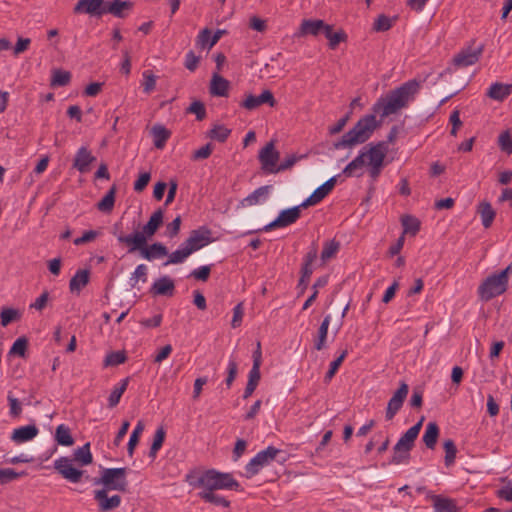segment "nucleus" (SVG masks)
<instances>
[{"label": "nucleus", "instance_id": "obj_1", "mask_svg": "<svg viewBox=\"0 0 512 512\" xmlns=\"http://www.w3.org/2000/svg\"><path fill=\"white\" fill-rule=\"evenodd\" d=\"M420 83L413 79L381 96L372 106V113L361 117L341 139L333 144L335 149H351L365 143L382 124V119L406 108L419 92Z\"/></svg>", "mask_w": 512, "mask_h": 512}, {"label": "nucleus", "instance_id": "obj_2", "mask_svg": "<svg viewBox=\"0 0 512 512\" xmlns=\"http://www.w3.org/2000/svg\"><path fill=\"white\" fill-rule=\"evenodd\" d=\"M194 487L201 488L200 492H214L215 490H238L239 483L232 474L209 469L203 472L194 481H190Z\"/></svg>", "mask_w": 512, "mask_h": 512}, {"label": "nucleus", "instance_id": "obj_3", "mask_svg": "<svg viewBox=\"0 0 512 512\" xmlns=\"http://www.w3.org/2000/svg\"><path fill=\"white\" fill-rule=\"evenodd\" d=\"M512 272V263L505 269L486 277L477 289L479 298L488 302L491 299L506 292L509 281V274Z\"/></svg>", "mask_w": 512, "mask_h": 512}, {"label": "nucleus", "instance_id": "obj_4", "mask_svg": "<svg viewBox=\"0 0 512 512\" xmlns=\"http://www.w3.org/2000/svg\"><path fill=\"white\" fill-rule=\"evenodd\" d=\"M284 452L274 446H268L266 449L259 451L245 466V473L247 478H252L257 475L264 467L270 465L273 461L283 463L286 461L285 457L279 459L280 455Z\"/></svg>", "mask_w": 512, "mask_h": 512}, {"label": "nucleus", "instance_id": "obj_5", "mask_svg": "<svg viewBox=\"0 0 512 512\" xmlns=\"http://www.w3.org/2000/svg\"><path fill=\"white\" fill-rule=\"evenodd\" d=\"M423 423L421 418L415 425L410 427L397 441L393 450L392 463L401 464L409 459V452L414 446V442L419 435Z\"/></svg>", "mask_w": 512, "mask_h": 512}, {"label": "nucleus", "instance_id": "obj_6", "mask_svg": "<svg viewBox=\"0 0 512 512\" xmlns=\"http://www.w3.org/2000/svg\"><path fill=\"white\" fill-rule=\"evenodd\" d=\"M94 485H103L106 491L124 492L127 489L126 468H104L101 477L94 478Z\"/></svg>", "mask_w": 512, "mask_h": 512}, {"label": "nucleus", "instance_id": "obj_7", "mask_svg": "<svg viewBox=\"0 0 512 512\" xmlns=\"http://www.w3.org/2000/svg\"><path fill=\"white\" fill-rule=\"evenodd\" d=\"M306 207L307 206H301L300 204L292 208L282 210L275 220L265 225L261 230L268 232L275 228H284L292 225L300 218L301 209Z\"/></svg>", "mask_w": 512, "mask_h": 512}, {"label": "nucleus", "instance_id": "obj_8", "mask_svg": "<svg viewBox=\"0 0 512 512\" xmlns=\"http://www.w3.org/2000/svg\"><path fill=\"white\" fill-rule=\"evenodd\" d=\"M113 234L116 236L119 243L125 244L128 247L129 253H133L136 250H139L141 253L143 246L147 245L145 234L137 231L135 233L125 235L119 231V224L117 223L113 226Z\"/></svg>", "mask_w": 512, "mask_h": 512}, {"label": "nucleus", "instance_id": "obj_9", "mask_svg": "<svg viewBox=\"0 0 512 512\" xmlns=\"http://www.w3.org/2000/svg\"><path fill=\"white\" fill-rule=\"evenodd\" d=\"M55 470L71 483H78L81 480L83 471L73 466V460L69 457H59L54 461Z\"/></svg>", "mask_w": 512, "mask_h": 512}, {"label": "nucleus", "instance_id": "obj_10", "mask_svg": "<svg viewBox=\"0 0 512 512\" xmlns=\"http://www.w3.org/2000/svg\"><path fill=\"white\" fill-rule=\"evenodd\" d=\"M211 241V231L207 227H200L192 230L189 237L183 243L193 254L207 246Z\"/></svg>", "mask_w": 512, "mask_h": 512}, {"label": "nucleus", "instance_id": "obj_11", "mask_svg": "<svg viewBox=\"0 0 512 512\" xmlns=\"http://www.w3.org/2000/svg\"><path fill=\"white\" fill-rule=\"evenodd\" d=\"M389 147L387 142H378L364 146L354 160H384Z\"/></svg>", "mask_w": 512, "mask_h": 512}, {"label": "nucleus", "instance_id": "obj_12", "mask_svg": "<svg viewBox=\"0 0 512 512\" xmlns=\"http://www.w3.org/2000/svg\"><path fill=\"white\" fill-rule=\"evenodd\" d=\"M337 177L338 175L331 177L318 188H316L314 192L301 203V206L308 207L320 203L333 190L337 182Z\"/></svg>", "mask_w": 512, "mask_h": 512}, {"label": "nucleus", "instance_id": "obj_13", "mask_svg": "<svg viewBox=\"0 0 512 512\" xmlns=\"http://www.w3.org/2000/svg\"><path fill=\"white\" fill-rule=\"evenodd\" d=\"M106 489L94 491V499L98 503V510L100 512H109L118 508L121 504V497L119 495L108 496Z\"/></svg>", "mask_w": 512, "mask_h": 512}, {"label": "nucleus", "instance_id": "obj_14", "mask_svg": "<svg viewBox=\"0 0 512 512\" xmlns=\"http://www.w3.org/2000/svg\"><path fill=\"white\" fill-rule=\"evenodd\" d=\"M262 104H268L270 107H274L276 100L273 93L270 90H264L259 96L248 95L241 103V106L247 110H254Z\"/></svg>", "mask_w": 512, "mask_h": 512}, {"label": "nucleus", "instance_id": "obj_15", "mask_svg": "<svg viewBox=\"0 0 512 512\" xmlns=\"http://www.w3.org/2000/svg\"><path fill=\"white\" fill-rule=\"evenodd\" d=\"M104 0H79L74 7V13H86L94 16L105 14Z\"/></svg>", "mask_w": 512, "mask_h": 512}, {"label": "nucleus", "instance_id": "obj_16", "mask_svg": "<svg viewBox=\"0 0 512 512\" xmlns=\"http://www.w3.org/2000/svg\"><path fill=\"white\" fill-rule=\"evenodd\" d=\"M38 434V427L35 424H30L15 428L10 436V439L16 444H22L33 440Z\"/></svg>", "mask_w": 512, "mask_h": 512}, {"label": "nucleus", "instance_id": "obj_17", "mask_svg": "<svg viewBox=\"0 0 512 512\" xmlns=\"http://www.w3.org/2000/svg\"><path fill=\"white\" fill-rule=\"evenodd\" d=\"M318 257V250L315 245L311 246L308 252L305 254L303 258V263L301 266V282L304 283L306 280H310L311 275L314 272V263Z\"/></svg>", "mask_w": 512, "mask_h": 512}, {"label": "nucleus", "instance_id": "obj_18", "mask_svg": "<svg viewBox=\"0 0 512 512\" xmlns=\"http://www.w3.org/2000/svg\"><path fill=\"white\" fill-rule=\"evenodd\" d=\"M174 291L175 284L169 276L158 278L150 288V292L155 296H172Z\"/></svg>", "mask_w": 512, "mask_h": 512}, {"label": "nucleus", "instance_id": "obj_19", "mask_svg": "<svg viewBox=\"0 0 512 512\" xmlns=\"http://www.w3.org/2000/svg\"><path fill=\"white\" fill-rule=\"evenodd\" d=\"M224 34H226V30L218 29L211 35V31L208 28H204L197 36V45L202 49H211Z\"/></svg>", "mask_w": 512, "mask_h": 512}, {"label": "nucleus", "instance_id": "obj_20", "mask_svg": "<svg viewBox=\"0 0 512 512\" xmlns=\"http://www.w3.org/2000/svg\"><path fill=\"white\" fill-rule=\"evenodd\" d=\"M482 46L475 50H463L453 58V63L458 67H468L475 64L482 53Z\"/></svg>", "mask_w": 512, "mask_h": 512}, {"label": "nucleus", "instance_id": "obj_21", "mask_svg": "<svg viewBox=\"0 0 512 512\" xmlns=\"http://www.w3.org/2000/svg\"><path fill=\"white\" fill-rule=\"evenodd\" d=\"M271 188L270 185L257 188L240 202L241 206L247 207L264 203L269 197Z\"/></svg>", "mask_w": 512, "mask_h": 512}, {"label": "nucleus", "instance_id": "obj_22", "mask_svg": "<svg viewBox=\"0 0 512 512\" xmlns=\"http://www.w3.org/2000/svg\"><path fill=\"white\" fill-rule=\"evenodd\" d=\"M325 22L320 19H305L301 22L296 36L304 37L307 35L317 36L322 32Z\"/></svg>", "mask_w": 512, "mask_h": 512}, {"label": "nucleus", "instance_id": "obj_23", "mask_svg": "<svg viewBox=\"0 0 512 512\" xmlns=\"http://www.w3.org/2000/svg\"><path fill=\"white\" fill-rule=\"evenodd\" d=\"M511 94L512 84H504L499 82L491 84L486 92L487 97L500 102L504 101Z\"/></svg>", "mask_w": 512, "mask_h": 512}, {"label": "nucleus", "instance_id": "obj_24", "mask_svg": "<svg viewBox=\"0 0 512 512\" xmlns=\"http://www.w3.org/2000/svg\"><path fill=\"white\" fill-rule=\"evenodd\" d=\"M133 3L130 1L114 0L105 6V14H112L118 18H124L132 9Z\"/></svg>", "mask_w": 512, "mask_h": 512}, {"label": "nucleus", "instance_id": "obj_25", "mask_svg": "<svg viewBox=\"0 0 512 512\" xmlns=\"http://www.w3.org/2000/svg\"><path fill=\"white\" fill-rule=\"evenodd\" d=\"M331 323V315L328 314L324 317L321 322L317 335L314 339V348L317 351H321L327 347L328 329Z\"/></svg>", "mask_w": 512, "mask_h": 512}, {"label": "nucleus", "instance_id": "obj_26", "mask_svg": "<svg viewBox=\"0 0 512 512\" xmlns=\"http://www.w3.org/2000/svg\"><path fill=\"white\" fill-rule=\"evenodd\" d=\"M163 211L161 209L156 210L148 220V222L143 226L142 234H145V238L148 240L151 238L158 228L161 226L163 222Z\"/></svg>", "mask_w": 512, "mask_h": 512}, {"label": "nucleus", "instance_id": "obj_27", "mask_svg": "<svg viewBox=\"0 0 512 512\" xmlns=\"http://www.w3.org/2000/svg\"><path fill=\"white\" fill-rule=\"evenodd\" d=\"M477 213L480 215L483 227L490 228L496 216L492 205L487 201L480 202L477 206Z\"/></svg>", "mask_w": 512, "mask_h": 512}, {"label": "nucleus", "instance_id": "obj_28", "mask_svg": "<svg viewBox=\"0 0 512 512\" xmlns=\"http://www.w3.org/2000/svg\"><path fill=\"white\" fill-rule=\"evenodd\" d=\"M433 508L436 512H457L458 507L455 500L441 495L432 496Z\"/></svg>", "mask_w": 512, "mask_h": 512}, {"label": "nucleus", "instance_id": "obj_29", "mask_svg": "<svg viewBox=\"0 0 512 512\" xmlns=\"http://www.w3.org/2000/svg\"><path fill=\"white\" fill-rule=\"evenodd\" d=\"M166 255H168V250L166 246L159 242L153 243L149 247H147V245L143 246L141 252V256L148 261H152L154 259H158Z\"/></svg>", "mask_w": 512, "mask_h": 512}, {"label": "nucleus", "instance_id": "obj_30", "mask_svg": "<svg viewBox=\"0 0 512 512\" xmlns=\"http://www.w3.org/2000/svg\"><path fill=\"white\" fill-rule=\"evenodd\" d=\"M229 89V82L215 73L211 80L210 93L214 96L224 97L227 96Z\"/></svg>", "mask_w": 512, "mask_h": 512}, {"label": "nucleus", "instance_id": "obj_31", "mask_svg": "<svg viewBox=\"0 0 512 512\" xmlns=\"http://www.w3.org/2000/svg\"><path fill=\"white\" fill-rule=\"evenodd\" d=\"M88 282L89 272L87 270H78L70 279V291L79 293L88 284Z\"/></svg>", "mask_w": 512, "mask_h": 512}, {"label": "nucleus", "instance_id": "obj_32", "mask_svg": "<svg viewBox=\"0 0 512 512\" xmlns=\"http://www.w3.org/2000/svg\"><path fill=\"white\" fill-rule=\"evenodd\" d=\"M151 135L156 148H163L171 132L163 125L156 124L151 129Z\"/></svg>", "mask_w": 512, "mask_h": 512}, {"label": "nucleus", "instance_id": "obj_33", "mask_svg": "<svg viewBox=\"0 0 512 512\" xmlns=\"http://www.w3.org/2000/svg\"><path fill=\"white\" fill-rule=\"evenodd\" d=\"M129 383V378L122 379L117 385H115L108 397V406L113 408L118 405L123 393L126 391Z\"/></svg>", "mask_w": 512, "mask_h": 512}, {"label": "nucleus", "instance_id": "obj_34", "mask_svg": "<svg viewBox=\"0 0 512 512\" xmlns=\"http://www.w3.org/2000/svg\"><path fill=\"white\" fill-rule=\"evenodd\" d=\"M439 436V427L435 422H429L422 437L423 442L429 449H434Z\"/></svg>", "mask_w": 512, "mask_h": 512}, {"label": "nucleus", "instance_id": "obj_35", "mask_svg": "<svg viewBox=\"0 0 512 512\" xmlns=\"http://www.w3.org/2000/svg\"><path fill=\"white\" fill-rule=\"evenodd\" d=\"M116 186L113 185L105 196L97 203V209L104 213H110L115 205Z\"/></svg>", "mask_w": 512, "mask_h": 512}, {"label": "nucleus", "instance_id": "obj_36", "mask_svg": "<svg viewBox=\"0 0 512 512\" xmlns=\"http://www.w3.org/2000/svg\"><path fill=\"white\" fill-rule=\"evenodd\" d=\"M55 440L61 446H72L74 444L70 428L65 424L57 426L55 431Z\"/></svg>", "mask_w": 512, "mask_h": 512}, {"label": "nucleus", "instance_id": "obj_37", "mask_svg": "<svg viewBox=\"0 0 512 512\" xmlns=\"http://www.w3.org/2000/svg\"><path fill=\"white\" fill-rule=\"evenodd\" d=\"M401 224L403 227V236L406 234L415 236L420 230V221L412 215H404L401 218Z\"/></svg>", "mask_w": 512, "mask_h": 512}, {"label": "nucleus", "instance_id": "obj_38", "mask_svg": "<svg viewBox=\"0 0 512 512\" xmlns=\"http://www.w3.org/2000/svg\"><path fill=\"white\" fill-rule=\"evenodd\" d=\"M191 254V250L182 243L177 250L168 255V260L164 263V266L183 263Z\"/></svg>", "mask_w": 512, "mask_h": 512}, {"label": "nucleus", "instance_id": "obj_39", "mask_svg": "<svg viewBox=\"0 0 512 512\" xmlns=\"http://www.w3.org/2000/svg\"><path fill=\"white\" fill-rule=\"evenodd\" d=\"M74 460L79 462L82 466L92 463L93 456L90 451V443H86L74 451Z\"/></svg>", "mask_w": 512, "mask_h": 512}, {"label": "nucleus", "instance_id": "obj_40", "mask_svg": "<svg viewBox=\"0 0 512 512\" xmlns=\"http://www.w3.org/2000/svg\"><path fill=\"white\" fill-rule=\"evenodd\" d=\"M165 435L166 432L162 426L157 428V430L155 431L153 442L149 451V457H151L152 459L156 458L158 451L161 449L165 440Z\"/></svg>", "mask_w": 512, "mask_h": 512}, {"label": "nucleus", "instance_id": "obj_41", "mask_svg": "<svg viewBox=\"0 0 512 512\" xmlns=\"http://www.w3.org/2000/svg\"><path fill=\"white\" fill-rule=\"evenodd\" d=\"M198 496L203 501L217 506L229 507L230 505V501L214 492H199Z\"/></svg>", "mask_w": 512, "mask_h": 512}, {"label": "nucleus", "instance_id": "obj_42", "mask_svg": "<svg viewBox=\"0 0 512 512\" xmlns=\"http://www.w3.org/2000/svg\"><path fill=\"white\" fill-rule=\"evenodd\" d=\"M280 153L275 149V141H269L260 151L258 160H279Z\"/></svg>", "mask_w": 512, "mask_h": 512}, {"label": "nucleus", "instance_id": "obj_43", "mask_svg": "<svg viewBox=\"0 0 512 512\" xmlns=\"http://www.w3.org/2000/svg\"><path fill=\"white\" fill-rule=\"evenodd\" d=\"M366 169V162H349L343 173L348 177H360L366 174Z\"/></svg>", "mask_w": 512, "mask_h": 512}, {"label": "nucleus", "instance_id": "obj_44", "mask_svg": "<svg viewBox=\"0 0 512 512\" xmlns=\"http://www.w3.org/2000/svg\"><path fill=\"white\" fill-rule=\"evenodd\" d=\"M260 377H261L260 371H257L256 369L255 370L251 369L249 371L248 382H247V385L245 387L244 394H243L244 399L249 398L253 394V392L255 391V389L259 383Z\"/></svg>", "mask_w": 512, "mask_h": 512}, {"label": "nucleus", "instance_id": "obj_45", "mask_svg": "<svg viewBox=\"0 0 512 512\" xmlns=\"http://www.w3.org/2000/svg\"><path fill=\"white\" fill-rule=\"evenodd\" d=\"M21 314L17 309L3 307L0 311V322L3 327L8 326L11 322L20 319Z\"/></svg>", "mask_w": 512, "mask_h": 512}, {"label": "nucleus", "instance_id": "obj_46", "mask_svg": "<svg viewBox=\"0 0 512 512\" xmlns=\"http://www.w3.org/2000/svg\"><path fill=\"white\" fill-rule=\"evenodd\" d=\"M71 80V74L68 71L56 69L52 73L51 86H66Z\"/></svg>", "mask_w": 512, "mask_h": 512}, {"label": "nucleus", "instance_id": "obj_47", "mask_svg": "<svg viewBox=\"0 0 512 512\" xmlns=\"http://www.w3.org/2000/svg\"><path fill=\"white\" fill-rule=\"evenodd\" d=\"M443 448L445 450V458L444 462L447 467L454 464L457 454V448L452 439H447L443 443Z\"/></svg>", "mask_w": 512, "mask_h": 512}, {"label": "nucleus", "instance_id": "obj_48", "mask_svg": "<svg viewBox=\"0 0 512 512\" xmlns=\"http://www.w3.org/2000/svg\"><path fill=\"white\" fill-rule=\"evenodd\" d=\"M143 430H144L143 422L138 421V423L136 424V426L134 427V429L130 435L129 442H128L127 451L130 456L133 455L134 449H135L136 445L138 444L139 437H140L141 433L143 432Z\"/></svg>", "mask_w": 512, "mask_h": 512}, {"label": "nucleus", "instance_id": "obj_49", "mask_svg": "<svg viewBox=\"0 0 512 512\" xmlns=\"http://www.w3.org/2000/svg\"><path fill=\"white\" fill-rule=\"evenodd\" d=\"M294 163L295 162H281L280 165H277V162H262V170L267 174L277 173L290 169Z\"/></svg>", "mask_w": 512, "mask_h": 512}, {"label": "nucleus", "instance_id": "obj_50", "mask_svg": "<svg viewBox=\"0 0 512 512\" xmlns=\"http://www.w3.org/2000/svg\"><path fill=\"white\" fill-rule=\"evenodd\" d=\"M126 361V355L124 351H113L106 355L104 359V366H117Z\"/></svg>", "mask_w": 512, "mask_h": 512}, {"label": "nucleus", "instance_id": "obj_51", "mask_svg": "<svg viewBox=\"0 0 512 512\" xmlns=\"http://www.w3.org/2000/svg\"><path fill=\"white\" fill-rule=\"evenodd\" d=\"M238 371V364L236 362V359L233 355L229 357L228 364H227V377L225 379V384L227 386V389H229L237 375Z\"/></svg>", "mask_w": 512, "mask_h": 512}, {"label": "nucleus", "instance_id": "obj_52", "mask_svg": "<svg viewBox=\"0 0 512 512\" xmlns=\"http://www.w3.org/2000/svg\"><path fill=\"white\" fill-rule=\"evenodd\" d=\"M347 356V350H344L335 360H333L330 363L329 370L325 374L324 380L325 382H330L331 379L334 377L336 372L338 371L340 365L344 361L345 357Z\"/></svg>", "mask_w": 512, "mask_h": 512}, {"label": "nucleus", "instance_id": "obj_53", "mask_svg": "<svg viewBox=\"0 0 512 512\" xmlns=\"http://www.w3.org/2000/svg\"><path fill=\"white\" fill-rule=\"evenodd\" d=\"M393 26V19L381 14L379 15L373 24V29L377 32H385L388 31Z\"/></svg>", "mask_w": 512, "mask_h": 512}, {"label": "nucleus", "instance_id": "obj_54", "mask_svg": "<svg viewBox=\"0 0 512 512\" xmlns=\"http://www.w3.org/2000/svg\"><path fill=\"white\" fill-rule=\"evenodd\" d=\"M339 249V243L335 241H329L324 244L323 250L321 252V260L323 262L328 261L332 257L335 256Z\"/></svg>", "mask_w": 512, "mask_h": 512}, {"label": "nucleus", "instance_id": "obj_55", "mask_svg": "<svg viewBox=\"0 0 512 512\" xmlns=\"http://www.w3.org/2000/svg\"><path fill=\"white\" fill-rule=\"evenodd\" d=\"M143 91L150 94L156 87V76L149 70L143 72Z\"/></svg>", "mask_w": 512, "mask_h": 512}, {"label": "nucleus", "instance_id": "obj_56", "mask_svg": "<svg viewBox=\"0 0 512 512\" xmlns=\"http://www.w3.org/2000/svg\"><path fill=\"white\" fill-rule=\"evenodd\" d=\"M231 130L223 125H216L213 129H211L209 135L212 139H215L219 142H224L228 136L230 135Z\"/></svg>", "mask_w": 512, "mask_h": 512}, {"label": "nucleus", "instance_id": "obj_57", "mask_svg": "<svg viewBox=\"0 0 512 512\" xmlns=\"http://www.w3.org/2000/svg\"><path fill=\"white\" fill-rule=\"evenodd\" d=\"M28 346V341L25 337H20L16 339V341L13 343L12 347L10 348L9 353L19 355L20 357L25 356V352Z\"/></svg>", "mask_w": 512, "mask_h": 512}, {"label": "nucleus", "instance_id": "obj_58", "mask_svg": "<svg viewBox=\"0 0 512 512\" xmlns=\"http://www.w3.org/2000/svg\"><path fill=\"white\" fill-rule=\"evenodd\" d=\"M151 179V174L148 171L139 173L137 180L134 182L133 189L135 192H142L148 185Z\"/></svg>", "mask_w": 512, "mask_h": 512}, {"label": "nucleus", "instance_id": "obj_59", "mask_svg": "<svg viewBox=\"0 0 512 512\" xmlns=\"http://www.w3.org/2000/svg\"><path fill=\"white\" fill-rule=\"evenodd\" d=\"M211 272L210 265H203L191 271L189 277H193L196 280L207 281Z\"/></svg>", "mask_w": 512, "mask_h": 512}, {"label": "nucleus", "instance_id": "obj_60", "mask_svg": "<svg viewBox=\"0 0 512 512\" xmlns=\"http://www.w3.org/2000/svg\"><path fill=\"white\" fill-rule=\"evenodd\" d=\"M498 143L503 152H506L508 155L512 153V138L509 132L505 131L501 133Z\"/></svg>", "mask_w": 512, "mask_h": 512}, {"label": "nucleus", "instance_id": "obj_61", "mask_svg": "<svg viewBox=\"0 0 512 512\" xmlns=\"http://www.w3.org/2000/svg\"><path fill=\"white\" fill-rule=\"evenodd\" d=\"M147 271H148V268L145 264H139L133 274H132V277L130 278V281L132 283V286L135 285V283L138 282V280H142L143 282H146L147 281Z\"/></svg>", "mask_w": 512, "mask_h": 512}, {"label": "nucleus", "instance_id": "obj_62", "mask_svg": "<svg viewBox=\"0 0 512 512\" xmlns=\"http://www.w3.org/2000/svg\"><path fill=\"white\" fill-rule=\"evenodd\" d=\"M187 111L196 115L197 120H203L206 116V109L202 102L194 101L190 104Z\"/></svg>", "mask_w": 512, "mask_h": 512}, {"label": "nucleus", "instance_id": "obj_63", "mask_svg": "<svg viewBox=\"0 0 512 512\" xmlns=\"http://www.w3.org/2000/svg\"><path fill=\"white\" fill-rule=\"evenodd\" d=\"M384 163L385 162H366V173L369 174L372 180H375L379 176L384 168Z\"/></svg>", "mask_w": 512, "mask_h": 512}, {"label": "nucleus", "instance_id": "obj_64", "mask_svg": "<svg viewBox=\"0 0 512 512\" xmlns=\"http://www.w3.org/2000/svg\"><path fill=\"white\" fill-rule=\"evenodd\" d=\"M403 403L390 399L387 404L385 418L386 420H392L394 416L399 412Z\"/></svg>", "mask_w": 512, "mask_h": 512}]
</instances>
